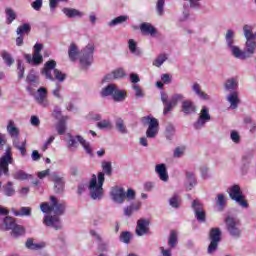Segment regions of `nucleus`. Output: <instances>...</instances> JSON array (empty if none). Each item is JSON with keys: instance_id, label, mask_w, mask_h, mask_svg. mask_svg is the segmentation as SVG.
<instances>
[{"instance_id": "2", "label": "nucleus", "mask_w": 256, "mask_h": 256, "mask_svg": "<svg viewBox=\"0 0 256 256\" xmlns=\"http://www.w3.org/2000/svg\"><path fill=\"white\" fill-rule=\"evenodd\" d=\"M226 45L235 59H251L255 54L256 42L255 40H247L245 50H241L239 46L235 45V31L232 29L227 30L225 35Z\"/></svg>"}, {"instance_id": "48", "label": "nucleus", "mask_w": 256, "mask_h": 256, "mask_svg": "<svg viewBox=\"0 0 256 256\" xmlns=\"http://www.w3.org/2000/svg\"><path fill=\"white\" fill-rule=\"evenodd\" d=\"M17 35H29L31 33V24L25 23L21 26H19L16 30Z\"/></svg>"}, {"instance_id": "60", "label": "nucleus", "mask_w": 256, "mask_h": 256, "mask_svg": "<svg viewBox=\"0 0 256 256\" xmlns=\"http://www.w3.org/2000/svg\"><path fill=\"white\" fill-rule=\"evenodd\" d=\"M135 197H136L135 190L129 188L127 192H125V199H127V201H133L135 200Z\"/></svg>"}, {"instance_id": "16", "label": "nucleus", "mask_w": 256, "mask_h": 256, "mask_svg": "<svg viewBox=\"0 0 256 256\" xmlns=\"http://www.w3.org/2000/svg\"><path fill=\"white\" fill-rule=\"evenodd\" d=\"M50 181L54 182L55 193H63L65 189V178L56 172L50 174Z\"/></svg>"}, {"instance_id": "19", "label": "nucleus", "mask_w": 256, "mask_h": 256, "mask_svg": "<svg viewBox=\"0 0 256 256\" xmlns=\"http://www.w3.org/2000/svg\"><path fill=\"white\" fill-rule=\"evenodd\" d=\"M26 83H29L30 86L26 87V90L30 93H33V88L32 87H37L39 85V76L35 74V70H30L26 77Z\"/></svg>"}, {"instance_id": "25", "label": "nucleus", "mask_w": 256, "mask_h": 256, "mask_svg": "<svg viewBox=\"0 0 256 256\" xmlns=\"http://www.w3.org/2000/svg\"><path fill=\"white\" fill-rule=\"evenodd\" d=\"M226 100L230 103V109H237L239 107V103H241V99H239V92L233 91L227 97Z\"/></svg>"}, {"instance_id": "53", "label": "nucleus", "mask_w": 256, "mask_h": 256, "mask_svg": "<svg viewBox=\"0 0 256 256\" xmlns=\"http://www.w3.org/2000/svg\"><path fill=\"white\" fill-rule=\"evenodd\" d=\"M180 203H181V198H179V195H177V194H174L169 199V205H170V207H173L174 209H179Z\"/></svg>"}, {"instance_id": "17", "label": "nucleus", "mask_w": 256, "mask_h": 256, "mask_svg": "<svg viewBox=\"0 0 256 256\" xmlns=\"http://www.w3.org/2000/svg\"><path fill=\"white\" fill-rule=\"evenodd\" d=\"M34 99L40 107H49V100L47 99V88L40 87L36 94H34Z\"/></svg>"}, {"instance_id": "18", "label": "nucleus", "mask_w": 256, "mask_h": 256, "mask_svg": "<svg viewBox=\"0 0 256 256\" xmlns=\"http://www.w3.org/2000/svg\"><path fill=\"white\" fill-rule=\"evenodd\" d=\"M184 187L186 191H193L197 187V176H195V172H185Z\"/></svg>"}, {"instance_id": "9", "label": "nucleus", "mask_w": 256, "mask_h": 256, "mask_svg": "<svg viewBox=\"0 0 256 256\" xmlns=\"http://www.w3.org/2000/svg\"><path fill=\"white\" fill-rule=\"evenodd\" d=\"M13 154L11 153V147H8L0 157V177L5 175L9 177V165H13Z\"/></svg>"}, {"instance_id": "11", "label": "nucleus", "mask_w": 256, "mask_h": 256, "mask_svg": "<svg viewBox=\"0 0 256 256\" xmlns=\"http://www.w3.org/2000/svg\"><path fill=\"white\" fill-rule=\"evenodd\" d=\"M211 121V114L209 113V108L207 106H202L198 119L194 122V129H203L207 123Z\"/></svg>"}, {"instance_id": "28", "label": "nucleus", "mask_w": 256, "mask_h": 256, "mask_svg": "<svg viewBox=\"0 0 256 256\" xmlns=\"http://www.w3.org/2000/svg\"><path fill=\"white\" fill-rule=\"evenodd\" d=\"M177 243H179V234L177 233V231L172 230L170 231V235L168 237V249L172 251L173 249H175V247H177Z\"/></svg>"}, {"instance_id": "61", "label": "nucleus", "mask_w": 256, "mask_h": 256, "mask_svg": "<svg viewBox=\"0 0 256 256\" xmlns=\"http://www.w3.org/2000/svg\"><path fill=\"white\" fill-rule=\"evenodd\" d=\"M230 139L233 141V143H240L241 142V136H239V132L233 130L230 134Z\"/></svg>"}, {"instance_id": "10", "label": "nucleus", "mask_w": 256, "mask_h": 256, "mask_svg": "<svg viewBox=\"0 0 256 256\" xmlns=\"http://www.w3.org/2000/svg\"><path fill=\"white\" fill-rule=\"evenodd\" d=\"M209 239L208 253L211 255L217 251V247H219V243H221V229L212 228L209 233Z\"/></svg>"}, {"instance_id": "55", "label": "nucleus", "mask_w": 256, "mask_h": 256, "mask_svg": "<svg viewBox=\"0 0 256 256\" xmlns=\"http://www.w3.org/2000/svg\"><path fill=\"white\" fill-rule=\"evenodd\" d=\"M17 73L18 79H23V77H25V66L21 60L17 61Z\"/></svg>"}, {"instance_id": "43", "label": "nucleus", "mask_w": 256, "mask_h": 256, "mask_svg": "<svg viewBox=\"0 0 256 256\" xmlns=\"http://www.w3.org/2000/svg\"><path fill=\"white\" fill-rule=\"evenodd\" d=\"M192 90L198 97H200V99H204L205 101L209 99V95L201 90V85H199V83H194L192 86Z\"/></svg>"}, {"instance_id": "52", "label": "nucleus", "mask_w": 256, "mask_h": 256, "mask_svg": "<svg viewBox=\"0 0 256 256\" xmlns=\"http://www.w3.org/2000/svg\"><path fill=\"white\" fill-rule=\"evenodd\" d=\"M156 13L159 17H163L165 15V0H157Z\"/></svg>"}, {"instance_id": "47", "label": "nucleus", "mask_w": 256, "mask_h": 256, "mask_svg": "<svg viewBox=\"0 0 256 256\" xmlns=\"http://www.w3.org/2000/svg\"><path fill=\"white\" fill-rule=\"evenodd\" d=\"M3 193L6 197H13L15 195V188L13 187V182L9 181L3 186Z\"/></svg>"}, {"instance_id": "5", "label": "nucleus", "mask_w": 256, "mask_h": 256, "mask_svg": "<svg viewBox=\"0 0 256 256\" xmlns=\"http://www.w3.org/2000/svg\"><path fill=\"white\" fill-rule=\"evenodd\" d=\"M143 125H147L146 137L148 139H155L159 135V120L152 116H144L141 118Z\"/></svg>"}, {"instance_id": "64", "label": "nucleus", "mask_w": 256, "mask_h": 256, "mask_svg": "<svg viewBox=\"0 0 256 256\" xmlns=\"http://www.w3.org/2000/svg\"><path fill=\"white\" fill-rule=\"evenodd\" d=\"M160 256H172L171 249L161 246L159 248Z\"/></svg>"}, {"instance_id": "35", "label": "nucleus", "mask_w": 256, "mask_h": 256, "mask_svg": "<svg viewBox=\"0 0 256 256\" xmlns=\"http://www.w3.org/2000/svg\"><path fill=\"white\" fill-rule=\"evenodd\" d=\"M112 99L116 101L117 103H121L122 101H125L127 99V92L125 90L119 89L117 86L116 90L114 91V95L112 96Z\"/></svg>"}, {"instance_id": "12", "label": "nucleus", "mask_w": 256, "mask_h": 256, "mask_svg": "<svg viewBox=\"0 0 256 256\" xmlns=\"http://www.w3.org/2000/svg\"><path fill=\"white\" fill-rule=\"evenodd\" d=\"M77 142L80 143V145H82L83 149L86 151L88 155H93L91 144H89V142H87V140H85L83 136H79V135L76 137L70 136L68 140V145L69 147H76Z\"/></svg>"}, {"instance_id": "34", "label": "nucleus", "mask_w": 256, "mask_h": 256, "mask_svg": "<svg viewBox=\"0 0 256 256\" xmlns=\"http://www.w3.org/2000/svg\"><path fill=\"white\" fill-rule=\"evenodd\" d=\"M125 77V70L123 68L115 70L112 74L104 77V81H111V79H123Z\"/></svg>"}, {"instance_id": "58", "label": "nucleus", "mask_w": 256, "mask_h": 256, "mask_svg": "<svg viewBox=\"0 0 256 256\" xmlns=\"http://www.w3.org/2000/svg\"><path fill=\"white\" fill-rule=\"evenodd\" d=\"M25 233V229L22 226L15 224L12 229V235L14 237H19V235H23Z\"/></svg>"}, {"instance_id": "22", "label": "nucleus", "mask_w": 256, "mask_h": 256, "mask_svg": "<svg viewBox=\"0 0 256 256\" xmlns=\"http://www.w3.org/2000/svg\"><path fill=\"white\" fill-rule=\"evenodd\" d=\"M24 59H26L27 63L35 66L43 63V55H41V53H33L32 56L31 54H25Z\"/></svg>"}, {"instance_id": "51", "label": "nucleus", "mask_w": 256, "mask_h": 256, "mask_svg": "<svg viewBox=\"0 0 256 256\" xmlns=\"http://www.w3.org/2000/svg\"><path fill=\"white\" fill-rule=\"evenodd\" d=\"M16 217H31V207H21L19 211H15Z\"/></svg>"}, {"instance_id": "59", "label": "nucleus", "mask_w": 256, "mask_h": 256, "mask_svg": "<svg viewBox=\"0 0 256 256\" xmlns=\"http://www.w3.org/2000/svg\"><path fill=\"white\" fill-rule=\"evenodd\" d=\"M96 126L98 127V129H111V127H113L111 125V121L109 120H102L98 122Z\"/></svg>"}, {"instance_id": "8", "label": "nucleus", "mask_w": 256, "mask_h": 256, "mask_svg": "<svg viewBox=\"0 0 256 256\" xmlns=\"http://www.w3.org/2000/svg\"><path fill=\"white\" fill-rule=\"evenodd\" d=\"M93 53H95V46L88 44L80 53L79 60L82 67L87 69L93 63Z\"/></svg>"}, {"instance_id": "44", "label": "nucleus", "mask_w": 256, "mask_h": 256, "mask_svg": "<svg viewBox=\"0 0 256 256\" xmlns=\"http://www.w3.org/2000/svg\"><path fill=\"white\" fill-rule=\"evenodd\" d=\"M5 14L7 25H11V23H13L15 19H17V13H15V10H13L12 8H6Z\"/></svg>"}, {"instance_id": "57", "label": "nucleus", "mask_w": 256, "mask_h": 256, "mask_svg": "<svg viewBox=\"0 0 256 256\" xmlns=\"http://www.w3.org/2000/svg\"><path fill=\"white\" fill-rule=\"evenodd\" d=\"M102 169L104 173H106V175L111 176V173H113V167L111 166V162L103 161Z\"/></svg>"}, {"instance_id": "14", "label": "nucleus", "mask_w": 256, "mask_h": 256, "mask_svg": "<svg viewBox=\"0 0 256 256\" xmlns=\"http://www.w3.org/2000/svg\"><path fill=\"white\" fill-rule=\"evenodd\" d=\"M192 209L194 211V215L197 221H199L200 223H205L207 216L205 213V209L203 208V204L199 202V200H194L192 202Z\"/></svg>"}, {"instance_id": "31", "label": "nucleus", "mask_w": 256, "mask_h": 256, "mask_svg": "<svg viewBox=\"0 0 256 256\" xmlns=\"http://www.w3.org/2000/svg\"><path fill=\"white\" fill-rule=\"evenodd\" d=\"M67 121H69V116H62L59 120L58 124L56 125L58 135H64L65 131H67Z\"/></svg>"}, {"instance_id": "4", "label": "nucleus", "mask_w": 256, "mask_h": 256, "mask_svg": "<svg viewBox=\"0 0 256 256\" xmlns=\"http://www.w3.org/2000/svg\"><path fill=\"white\" fill-rule=\"evenodd\" d=\"M57 62L55 60H49L44 64V67L41 70V75L48 79L49 81H54L55 79L60 83H63L67 79V75L58 70Z\"/></svg>"}, {"instance_id": "40", "label": "nucleus", "mask_w": 256, "mask_h": 256, "mask_svg": "<svg viewBox=\"0 0 256 256\" xmlns=\"http://www.w3.org/2000/svg\"><path fill=\"white\" fill-rule=\"evenodd\" d=\"M116 129L122 135H127L129 131L127 130V126H125V121L122 118H117L115 120Z\"/></svg>"}, {"instance_id": "37", "label": "nucleus", "mask_w": 256, "mask_h": 256, "mask_svg": "<svg viewBox=\"0 0 256 256\" xmlns=\"http://www.w3.org/2000/svg\"><path fill=\"white\" fill-rule=\"evenodd\" d=\"M13 179H16V181H27V179H33V175L27 174V172L23 170H17L13 174Z\"/></svg>"}, {"instance_id": "39", "label": "nucleus", "mask_w": 256, "mask_h": 256, "mask_svg": "<svg viewBox=\"0 0 256 256\" xmlns=\"http://www.w3.org/2000/svg\"><path fill=\"white\" fill-rule=\"evenodd\" d=\"M126 21H129V16L121 15V16H118V17L112 19L110 22H108V26L115 27L117 25H121V24L125 23Z\"/></svg>"}, {"instance_id": "7", "label": "nucleus", "mask_w": 256, "mask_h": 256, "mask_svg": "<svg viewBox=\"0 0 256 256\" xmlns=\"http://www.w3.org/2000/svg\"><path fill=\"white\" fill-rule=\"evenodd\" d=\"M228 193L230 199L238 203L240 207H244V209L249 207V204L247 203V200H245V196H243V192H241V187L239 185L235 184L231 186L228 190Z\"/></svg>"}, {"instance_id": "20", "label": "nucleus", "mask_w": 256, "mask_h": 256, "mask_svg": "<svg viewBox=\"0 0 256 256\" xmlns=\"http://www.w3.org/2000/svg\"><path fill=\"white\" fill-rule=\"evenodd\" d=\"M161 101L164 105L163 109V115H167L168 113H171L173 111L174 107H177L173 100L169 101V96L165 92H161Z\"/></svg>"}, {"instance_id": "15", "label": "nucleus", "mask_w": 256, "mask_h": 256, "mask_svg": "<svg viewBox=\"0 0 256 256\" xmlns=\"http://www.w3.org/2000/svg\"><path fill=\"white\" fill-rule=\"evenodd\" d=\"M150 221L145 219V218H141L137 221V225H136V229H135V233L138 237H143V235H149V233L151 232L149 225H150Z\"/></svg>"}, {"instance_id": "36", "label": "nucleus", "mask_w": 256, "mask_h": 256, "mask_svg": "<svg viewBox=\"0 0 256 256\" xmlns=\"http://www.w3.org/2000/svg\"><path fill=\"white\" fill-rule=\"evenodd\" d=\"M68 57L72 62L77 61V57H79V48H77V45H75V43L70 44V47L68 49Z\"/></svg>"}, {"instance_id": "21", "label": "nucleus", "mask_w": 256, "mask_h": 256, "mask_svg": "<svg viewBox=\"0 0 256 256\" xmlns=\"http://www.w3.org/2000/svg\"><path fill=\"white\" fill-rule=\"evenodd\" d=\"M182 113H184V115H193L197 113V106L195 105V102L191 100H183Z\"/></svg>"}, {"instance_id": "13", "label": "nucleus", "mask_w": 256, "mask_h": 256, "mask_svg": "<svg viewBox=\"0 0 256 256\" xmlns=\"http://www.w3.org/2000/svg\"><path fill=\"white\" fill-rule=\"evenodd\" d=\"M110 197L114 203L123 205L125 203V189L121 186H114L111 188Z\"/></svg>"}, {"instance_id": "49", "label": "nucleus", "mask_w": 256, "mask_h": 256, "mask_svg": "<svg viewBox=\"0 0 256 256\" xmlns=\"http://www.w3.org/2000/svg\"><path fill=\"white\" fill-rule=\"evenodd\" d=\"M1 57L4 61V63L8 66V67H11V65H13V63H15V59H13V56H11L9 54V52L3 50L1 52Z\"/></svg>"}, {"instance_id": "30", "label": "nucleus", "mask_w": 256, "mask_h": 256, "mask_svg": "<svg viewBox=\"0 0 256 256\" xmlns=\"http://www.w3.org/2000/svg\"><path fill=\"white\" fill-rule=\"evenodd\" d=\"M62 13H64V15H66V17H68L69 19H73L75 17H83V15H85V13L75 8H63Z\"/></svg>"}, {"instance_id": "54", "label": "nucleus", "mask_w": 256, "mask_h": 256, "mask_svg": "<svg viewBox=\"0 0 256 256\" xmlns=\"http://www.w3.org/2000/svg\"><path fill=\"white\" fill-rule=\"evenodd\" d=\"M166 139H168L169 141H171V139H173V135H175V126H173V124L169 123L166 126Z\"/></svg>"}, {"instance_id": "56", "label": "nucleus", "mask_w": 256, "mask_h": 256, "mask_svg": "<svg viewBox=\"0 0 256 256\" xmlns=\"http://www.w3.org/2000/svg\"><path fill=\"white\" fill-rule=\"evenodd\" d=\"M165 61H167V55H165V54H160V55L153 61V65H154V67H161V65H163V63H165Z\"/></svg>"}, {"instance_id": "23", "label": "nucleus", "mask_w": 256, "mask_h": 256, "mask_svg": "<svg viewBox=\"0 0 256 256\" xmlns=\"http://www.w3.org/2000/svg\"><path fill=\"white\" fill-rule=\"evenodd\" d=\"M155 172L157 173L159 179L164 181V183L169 181V174L167 173V166H165V164L156 165Z\"/></svg>"}, {"instance_id": "24", "label": "nucleus", "mask_w": 256, "mask_h": 256, "mask_svg": "<svg viewBox=\"0 0 256 256\" xmlns=\"http://www.w3.org/2000/svg\"><path fill=\"white\" fill-rule=\"evenodd\" d=\"M140 31L142 35H150L151 37H155L157 35V29L151 25V23L143 22L140 24Z\"/></svg>"}, {"instance_id": "50", "label": "nucleus", "mask_w": 256, "mask_h": 256, "mask_svg": "<svg viewBox=\"0 0 256 256\" xmlns=\"http://www.w3.org/2000/svg\"><path fill=\"white\" fill-rule=\"evenodd\" d=\"M119 239L121 243L129 245L131 243V239H133V234L129 231H124L120 234Z\"/></svg>"}, {"instance_id": "63", "label": "nucleus", "mask_w": 256, "mask_h": 256, "mask_svg": "<svg viewBox=\"0 0 256 256\" xmlns=\"http://www.w3.org/2000/svg\"><path fill=\"white\" fill-rule=\"evenodd\" d=\"M185 99V96L183 94H174L171 97V101L173 102L174 105L177 106V103H179V101H183Z\"/></svg>"}, {"instance_id": "38", "label": "nucleus", "mask_w": 256, "mask_h": 256, "mask_svg": "<svg viewBox=\"0 0 256 256\" xmlns=\"http://www.w3.org/2000/svg\"><path fill=\"white\" fill-rule=\"evenodd\" d=\"M239 87V82L235 78H230L226 80L224 84L225 91H236V89Z\"/></svg>"}, {"instance_id": "26", "label": "nucleus", "mask_w": 256, "mask_h": 256, "mask_svg": "<svg viewBox=\"0 0 256 256\" xmlns=\"http://www.w3.org/2000/svg\"><path fill=\"white\" fill-rule=\"evenodd\" d=\"M6 131H7L8 135L11 137V139H13L15 137H19V135L21 133V131L15 124V121H13V120L8 121Z\"/></svg>"}, {"instance_id": "46", "label": "nucleus", "mask_w": 256, "mask_h": 256, "mask_svg": "<svg viewBox=\"0 0 256 256\" xmlns=\"http://www.w3.org/2000/svg\"><path fill=\"white\" fill-rule=\"evenodd\" d=\"M140 207H141L140 202L131 204L130 206L124 208V215L126 217H131V215H133V211H139Z\"/></svg>"}, {"instance_id": "62", "label": "nucleus", "mask_w": 256, "mask_h": 256, "mask_svg": "<svg viewBox=\"0 0 256 256\" xmlns=\"http://www.w3.org/2000/svg\"><path fill=\"white\" fill-rule=\"evenodd\" d=\"M31 7L34 11H41V7H43V0H35L31 3Z\"/></svg>"}, {"instance_id": "41", "label": "nucleus", "mask_w": 256, "mask_h": 256, "mask_svg": "<svg viewBox=\"0 0 256 256\" xmlns=\"http://www.w3.org/2000/svg\"><path fill=\"white\" fill-rule=\"evenodd\" d=\"M243 33L246 41L255 40V34H253V26L251 25H244L243 26Z\"/></svg>"}, {"instance_id": "42", "label": "nucleus", "mask_w": 256, "mask_h": 256, "mask_svg": "<svg viewBox=\"0 0 256 256\" xmlns=\"http://www.w3.org/2000/svg\"><path fill=\"white\" fill-rule=\"evenodd\" d=\"M227 205V198H225V194H218L216 197V206L218 207V211H223Z\"/></svg>"}, {"instance_id": "27", "label": "nucleus", "mask_w": 256, "mask_h": 256, "mask_svg": "<svg viewBox=\"0 0 256 256\" xmlns=\"http://www.w3.org/2000/svg\"><path fill=\"white\" fill-rule=\"evenodd\" d=\"M16 223L12 217L6 216L0 225L1 231H11L15 227Z\"/></svg>"}, {"instance_id": "6", "label": "nucleus", "mask_w": 256, "mask_h": 256, "mask_svg": "<svg viewBox=\"0 0 256 256\" xmlns=\"http://www.w3.org/2000/svg\"><path fill=\"white\" fill-rule=\"evenodd\" d=\"M224 221L229 235L234 239H239L243 233L241 230V222L231 216L226 217Z\"/></svg>"}, {"instance_id": "45", "label": "nucleus", "mask_w": 256, "mask_h": 256, "mask_svg": "<svg viewBox=\"0 0 256 256\" xmlns=\"http://www.w3.org/2000/svg\"><path fill=\"white\" fill-rule=\"evenodd\" d=\"M25 245L27 249H30L31 251H39L45 247V243H33V240L31 239H28Z\"/></svg>"}, {"instance_id": "29", "label": "nucleus", "mask_w": 256, "mask_h": 256, "mask_svg": "<svg viewBox=\"0 0 256 256\" xmlns=\"http://www.w3.org/2000/svg\"><path fill=\"white\" fill-rule=\"evenodd\" d=\"M128 48L130 53H132V55H135V57H141V55H143V50L137 47V42H135L134 39L128 40Z\"/></svg>"}, {"instance_id": "1", "label": "nucleus", "mask_w": 256, "mask_h": 256, "mask_svg": "<svg viewBox=\"0 0 256 256\" xmlns=\"http://www.w3.org/2000/svg\"><path fill=\"white\" fill-rule=\"evenodd\" d=\"M67 204L63 201H60L55 196H50V205L47 202H44L40 205L42 213H51L53 211L55 215H46L44 217L43 223L47 227H52L56 231L62 229L61 218L59 216L64 215Z\"/></svg>"}, {"instance_id": "32", "label": "nucleus", "mask_w": 256, "mask_h": 256, "mask_svg": "<svg viewBox=\"0 0 256 256\" xmlns=\"http://www.w3.org/2000/svg\"><path fill=\"white\" fill-rule=\"evenodd\" d=\"M116 90H117V85L108 84L106 87H104L101 90L100 95H101V97H113Z\"/></svg>"}, {"instance_id": "3", "label": "nucleus", "mask_w": 256, "mask_h": 256, "mask_svg": "<svg viewBox=\"0 0 256 256\" xmlns=\"http://www.w3.org/2000/svg\"><path fill=\"white\" fill-rule=\"evenodd\" d=\"M103 183H105V173L99 172L98 176L95 174L92 175L88 184V191L94 201H101L103 199Z\"/></svg>"}, {"instance_id": "33", "label": "nucleus", "mask_w": 256, "mask_h": 256, "mask_svg": "<svg viewBox=\"0 0 256 256\" xmlns=\"http://www.w3.org/2000/svg\"><path fill=\"white\" fill-rule=\"evenodd\" d=\"M90 235L92 237H94V239H96V241H98L100 251H107V249H109V245H107V243L103 242V238H101V235H99V233H97V231L91 230Z\"/></svg>"}]
</instances>
